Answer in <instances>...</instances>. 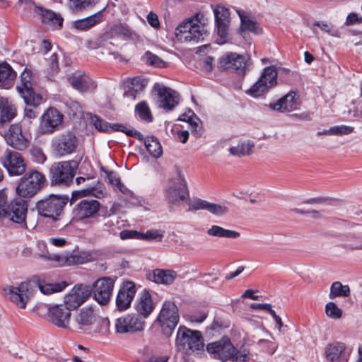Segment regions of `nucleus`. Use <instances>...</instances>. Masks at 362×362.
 Listing matches in <instances>:
<instances>
[{
  "label": "nucleus",
  "instance_id": "obj_1",
  "mask_svg": "<svg viewBox=\"0 0 362 362\" xmlns=\"http://www.w3.org/2000/svg\"><path fill=\"white\" fill-rule=\"evenodd\" d=\"M37 286L45 295L61 292L66 286V281L47 283L44 280L37 279L21 283L18 286H9L5 289L6 294L11 302L20 308H25L28 302L34 293V287Z\"/></svg>",
  "mask_w": 362,
  "mask_h": 362
},
{
  "label": "nucleus",
  "instance_id": "obj_2",
  "mask_svg": "<svg viewBox=\"0 0 362 362\" xmlns=\"http://www.w3.org/2000/svg\"><path fill=\"white\" fill-rule=\"evenodd\" d=\"M208 353L214 358L245 362L249 360V351L245 349L238 350L228 337L206 345Z\"/></svg>",
  "mask_w": 362,
  "mask_h": 362
},
{
  "label": "nucleus",
  "instance_id": "obj_3",
  "mask_svg": "<svg viewBox=\"0 0 362 362\" xmlns=\"http://www.w3.org/2000/svg\"><path fill=\"white\" fill-rule=\"evenodd\" d=\"M204 346L201 332L192 330L184 326L178 328L175 346L179 351L185 354H199L203 350Z\"/></svg>",
  "mask_w": 362,
  "mask_h": 362
},
{
  "label": "nucleus",
  "instance_id": "obj_4",
  "mask_svg": "<svg viewBox=\"0 0 362 362\" xmlns=\"http://www.w3.org/2000/svg\"><path fill=\"white\" fill-rule=\"evenodd\" d=\"M67 202L68 197H66L51 194L38 201L36 204V209L40 216L57 221L64 214V209Z\"/></svg>",
  "mask_w": 362,
  "mask_h": 362
},
{
  "label": "nucleus",
  "instance_id": "obj_5",
  "mask_svg": "<svg viewBox=\"0 0 362 362\" xmlns=\"http://www.w3.org/2000/svg\"><path fill=\"white\" fill-rule=\"evenodd\" d=\"M78 168L74 160L54 163L50 168V180L52 185L67 187L72 183Z\"/></svg>",
  "mask_w": 362,
  "mask_h": 362
},
{
  "label": "nucleus",
  "instance_id": "obj_6",
  "mask_svg": "<svg viewBox=\"0 0 362 362\" xmlns=\"http://www.w3.org/2000/svg\"><path fill=\"white\" fill-rule=\"evenodd\" d=\"M45 181L42 173L36 170H30L20 180L16 187V193L21 197H32L40 191Z\"/></svg>",
  "mask_w": 362,
  "mask_h": 362
},
{
  "label": "nucleus",
  "instance_id": "obj_7",
  "mask_svg": "<svg viewBox=\"0 0 362 362\" xmlns=\"http://www.w3.org/2000/svg\"><path fill=\"white\" fill-rule=\"evenodd\" d=\"M175 35L182 42H199L204 40L206 31L197 20L187 19L178 25Z\"/></svg>",
  "mask_w": 362,
  "mask_h": 362
},
{
  "label": "nucleus",
  "instance_id": "obj_8",
  "mask_svg": "<svg viewBox=\"0 0 362 362\" xmlns=\"http://www.w3.org/2000/svg\"><path fill=\"white\" fill-rule=\"evenodd\" d=\"M16 89L26 105L37 106L42 101L41 95L34 90V80L31 71L25 69L20 76V83Z\"/></svg>",
  "mask_w": 362,
  "mask_h": 362
},
{
  "label": "nucleus",
  "instance_id": "obj_9",
  "mask_svg": "<svg viewBox=\"0 0 362 362\" xmlns=\"http://www.w3.org/2000/svg\"><path fill=\"white\" fill-rule=\"evenodd\" d=\"M277 75L278 73L275 66L265 67L259 79L247 90V93L254 98L264 95L276 85Z\"/></svg>",
  "mask_w": 362,
  "mask_h": 362
},
{
  "label": "nucleus",
  "instance_id": "obj_10",
  "mask_svg": "<svg viewBox=\"0 0 362 362\" xmlns=\"http://www.w3.org/2000/svg\"><path fill=\"white\" fill-rule=\"evenodd\" d=\"M165 192L168 202L172 204L186 201L189 198L187 182L180 170L177 171L175 176L169 180Z\"/></svg>",
  "mask_w": 362,
  "mask_h": 362
},
{
  "label": "nucleus",
  "instance_id": "obj_11",
  "mask_svg": "<svg viewBox=\"0 0 362 362\" xmlns=\"http://www.w3.org/2000/svg\"><path fill=\"white\" fill-rule=\"evenodd\" d=\"M180 320L178 308L172 301H165L158 317L163 333L169 337L172 334Z\"/></svg>",
  "mask_w": 362,
  "mask_h": 362
},
{
  "label": "nucleus",
  "instance_id": "obj_12",
  "mask_svg": "<svg viewBox=\"0 0 362 362\" xmlns=\"http://www.w3.org/2000/svg\"><path fill=\"white\" fill-rule=\"evenodd\" d=\"M116 277L104 276L96 280L91 289V293L94 300L101 305H105L109 303Z\"/></svg>",
  "mask_w": 362,
  "mask_h": 362
},
{
  "label": "nucleus",
  "instance_id": "obj_13",
  "mask_svg": "<svg viewBox=\"0 0 362 362\" xmlns=\"http://www.w3.org/2000/svg\"><path fill=\"white\" fill-rule=\"evenodd\" d=\"M78 146V139L74 134L66 132L56 136L52 141V147L56 155L64 156L74 153Z\"/></svg>",
  "mask_w": 362,
  "mask_h": 362
},
{
  "label": "nucleus",
  "instance_id": "obj_14",
  "mask_svg": "<svg viewBox=\"0 0 362 362\" xmlns=\"http://www.w3.org/2000/svg\"><path fill=\"white\" fill-rule=\"evenodd\" d=\"M1 162L11 176L21 175L26 169V165L21 154L10 149L4 151L1 158Z\"/></svg>",
  "mask_w": 362,
  "mask_h": 362
},
{
  "label": "nucleus",
  "instance_id": "obj_15",
  "mask_svg": "<svg viewBox=\"0 0 362 362\" xmlns=\"http://www.w3.org/2000/svg\"><path fill=\"white\" fill-rule=\"evenodd\" d=\"M5 215L3 217L26 228V216L28 212V204L21 198H16L6 206Z\"/></svg>",
  "mask_w": 362,
  "mask_h": 362
},
{
  "label": "nucleus",
  "instance_id": "obj_16",
  "mask_svg": "<svg viewBox=\"0 0 362 362\" xmlns=\"http://www.w3.org/2000/svg\"><path fill=\"white\" fill-rule=\"evenodd\" d=\"M63 115L56 108H48L42 115L39 125V132L50 134L55 132L62 123Z\"/></svg>",
  "mask_w": 362,
  "mask_h": 362
},
{
  "label": "nucleus",
  "instance_id": "obj_17",
  "mask_svg": "<svg viewBox=\"0 0 362 362\" xmlns=\"http://www.w3.org/2000/svg\"><path fill=\"white\" fill-rule=\"evenodd\" d=\"M218 69L221 71L231 70L243 75L246 71L245 58L237 53H227L219 58Z\"/></svg>",
  "mask_w": 362,
  "mask_h": 362
},
{
  "label": "nucleus",
  "instance_id": "obj_18",
  "mask_svg": "<svg viewBox=\"0 0 362 362\" xmlns=\"http://www.w3.org/2000/svg\"><path fill=\"white\" fill-rule=\"evenodd\" d=\"M90 287L85 284H78L64 296V303L70 310L76 309L90 296Z\"/></svg>",
  "mask_w": 362,
  "mask_h": 362
},
{
  "label": "nucleus",
  "instance_id": "obj_19",
  "mask_svg": "<svg viewBox=\"0 0 362 362\" xmlns=\"http://www.w3.org/2000/svg\"><path fill=\"white\" fill-rule=\"evenodd\" d=\"M154 90L157 92L158 107L169 111L178 105L179 95L175 90L160 84H156Z\"/></svg>",
  "mask_w": 362,
  "mask_h": 362
},
{
  "label": "nucleus",
  "instance_id": "obj_20",
  "mask_svg": "<svg viewBox=\"0 0 362 362\" xmlns=\"http://www.w3.org/2000/svg\"><path fill=\"white\" fill-rule=\"evenodd\" d=\"M136 294L135 284L132 281H126L118 291L116 298V305L119 310L123 311L129 308Z\"/></svg>",
  "mask_w": 362,
  "mask_h": 362
},
{
  "label": "nucleus",
  "instance_id": "obj_21",
  "mask_svg": "<svg viewBox=\"0 0 362 362\" xmlns=\"http://www.w3.org/2000/svg\"><path fill=\"white\" fill-rule=\"evenodd\" d=\"M115 327L117 333L125 334L143 329L144 323L137 317L127 315L117 319Z\"/></svg>",
  "mask_w": 362,
  "mask_h": 362
},
{
  "label": "nucleus",
  "instance_id": "obj_22",
  "mask_svg": "<svg viewBox=\"0 0 362 362\" xmlns=\"http://www.w3.org/2000/svg\"><path fill=\"white\" fill-rule=\"evenodd\" d=\"M50 321L57 327L67 328L71 317V310L65 305H57L49 308Z\"/></svg>",
  "mask_w": 362,
  "mask_h": 362
},
{
  "label": "nucleus",
  "instance_id": "obj_23",
  "mask_svg": "<svg viewBox=\"0 0 362 362\" xmlns=\"http://www.w3.org/2000/svg\"><path fill=\"white\" fill-rule=\"evenodd\" d=\"M206 210L218 216L226 214L229 209L225 205L211 203L201 199H194L189 203V211Z\"/></svg>",
  "mask_w": 362,
  "mask_h": 362
},
{
  "label": "nucleus",
  "instance_id": "obj_24",
  "mask_svg": "<svg viewBox=\"0 0 362 362\" xmlns=\"http://www.w3.org/2000/svg\"><path fill=\"white\" fill-rule=\"evenodd\" d=\"M100 203L95 199H83L74 208V214L78 220L92 218L100 209Z\"/></svg>",
  "mask_w": 362,
  "mask_h": 362
},
{
  "label": "nucleus",
  "instance_id": "obj_25",
  "mask_svg": "<svg viewBox=\"0 0 362 362\" xmlns=\"http://www.w3.org/2000/svg\"><path fill=\"white\" fill-rule=\"evenodd\" d=\"M5 139L7 144L16 149L22 151L28 146V141L22 134L21 127L18 124L10 126Z\"/></svg>",
  "mask_w": 362,
  "mask_h": 362
},
{
  "label": "nucleus",
  "instance_id": "obj_26",
  "mask_svg": "<svg viewBox=\"0 0 362 362\" xmlns=\"http://www.w3.org/2000/svg\"><path fill=\"white\" fill-rule=\"evenodd\" d=\"M177 277V274L172 269H155L148 275V279L158 284L172 285Z\"/></svg>",
  "mask_w": 362,
  "mask_h": 362
},
{
  "label": "nucleus",
  "instance_id": "obj_27",
  "mask_svg": "<svg viewBox=\"0 0 362 362\" xmlns=\"http://www.w3.org/2000/svg\"><path fill=\"white\" fill-rule=\"evenodd\" d=\"M346 346L342 342L334 341L329 344L325 349V355L328 362H345Z\"/></svg>",
  "mask_w": 362,
  "mask_h": 362
},
{
  "label": "nucleus",
  "instance_id": "obj_28",
  "mask_svg": "<svg viewBox=\"0 0 362 362\" xmlns=\"http://www.w3.org/2000/svg\"><path fill=\"white\" fill-rule=\"evenodd\" d=\"M34 11L40 16L44 23L52 26L54 29H59L62 27L64 19L60 14L41 6H35Z\"/></svg>",
  "mask_w": 362,
  "mask_h": 362
},
{
  "label": "nucleus",
  "instance_id": "obj_29",
  "mask_svg": "<svg viewBox=\"0 0 362 362\" xmlns=\"http://www.w3.org/2000/svg\"><path fill=\"white\" fill-rule=\"evenodd\" d=\"M295 92H289L276 103L270 104V107L274 110L280 112H291L298 109L299 104L296 98Z\"/></svg>",
  "mask_w": 362,
  "mask_h": 362
},
{
  "label": "nucleus",
  "instance_id": "obj_30",
  "mask_svg": "<svg viewBox=\"0 0 362 362\" xmlns=\"http://www.w3.org/2000/svg\"><path fill=\"white\" fill-rule=\"evenodd\" d=\"M47 259L54 261L56 265L59 267L81 264L86 262V258L83 255L74 254L49 255Z\"/></svg>",
  "mask_w": 362,
  "mask_h": 362
},
{
  "label": "nucleus",
  "instance_id": "obj_31",
  "mask_svg": "<svg viewBox=\"0 0 362 362\" xmlns=\"http://www.w3.org/2000/svg\"><path fill=\"white\" fill-rule=\"evenodd\" d=\"M66 78L74 88L81 93L88 91L93 86V82L86 74H68Z\"/></svg>",
  "mask_w": 362,
  "mask_h": 362
},
{
  "label": "nucleus",
  "instance_id": "obj_32",
  "mask_svg": "<svg viewBox=\"0 0 362 362\" xmlns=\"http://www.w3.org/2000/svg\"><path fill=\"white\" fill-rule=\"evenodd\" d=\"M16 109L6 98H0V127L8 124L16 116Z\"/></svg>",
  "mask_w": 362,
  "mask_h": 362
},
{
  "label": "nucleus",
  "instance_id": "obj_33",
  "mask_svg": "<svg viewBox=\"0 0 362 362\" xmlns=\"http://www.w3.org/2000/svg\"><path fill=\"white\" fill-rule=\"evenodd\" d=\"M135 308L137 313L144 317H147L153 312L154 305L148 291L144 290L141 293Z\"/></svg>",
  "mask_w": 362,
  "mask_h": 362
},
{
  "label": "nucleus",
  "instance_id": "obj_34",
  "mask_svg": "<svg viewBox=\"0 0 362 362\" xmlns=\"http://www.w3.org/2000/svg\"><path fill=\"white\" fill-rule=\"evenodd\" d=\"M74 320L80 329H86V327L91 325L95 321L94 311L92 308H83L76 313Z\"/></svg>",
  "mask_w": 362,
  "mask_h": 362
},
{
  "label": "nucleus",
  "instance_id": "obj_35",
  "mask_svg": "<svg viewBox=\"0 0 362 362\" xmlns=\"http://www.w3.org/2000/svg\"><path fill=\"white\" fill-rule=\"evenodd\" d=\"M105 9V8L88 17L75 21L74 22V28L82 31L91 28L102 21L103 12Z\"/></svg>",
  "mask_w": 362,
  "mask_h": 362
},
{
  "label": "nucleus",
  "instance_id": "obj_36",
  "mask_svg": "<svg viewBox=\"0 0 362 362\" xmlns=\"http://www.w3.org/2000/svg\"><path fill=\"white\" fill-rule=\"evenodd\" d=\"M100 0H66L65 7L73 13L83 11L88 8L94 6Z\"/></svg>",
  "mask_w": 362,
  "mask_h": 362
},
{
  "label": "nucleus",
  "instance_id": "obj_37",
  "mask_svg": "<svg viewBox=\"0 0 362 362\" xmlns=\"http://www.w3.org/2000/svg\"><path fill=\"white\" fill-rule=\"evenodd\" d=\"M16 77V72L8 64H0V86L9 88Z\"/></svg>",
  "mask_w": 362,
  "mask_h": 362
},
{
  "label": "nucleus",
  "instance_id": "obj_38",
  "mask_svg": "<svg viewBox=\"0 0 362 362\" xmlns=\"http://www.w3.org/2000/svg\"><path fill=\"white\" fill-rule=\"evenodd\" d=\"M208 235L216 238L235 239L240 237L239 232L223 228L217 225L211 226L206 231Z\"/></svg>",
  "mask_w": 362,
  "mask_h": 362
},
{
  "label": "nucleus",
  "instance_id": "obj_39",
  "mask_svg": "<svg viewBox=\"0 0 362 362\" xmlns=\"http://www.w3.org/2000/svg\"><path fill=\"white\" fill-rule=\"evenodd\" d=\"M180 119L187 122L191 129V132L196 136L199 137L202 135V126L199 123V118L195 115L194 112L189 110L187 113L182 114Z\"/></svg>",
  "mask_w": 362,
  "mask_h": 362
},
{
  "label": "nucleus",
  "instance_id": "obj_40",
  "mask_svg": "<svg viewBox=\"0 0 362 362\" xmlns=\"http://www.w3.org/2000/svg\"><path fill=\"white\" fill-rule=\"evenodd\" d=\"M238 13L240 18L242 31H250L256 34L261 33L257 23L252 18L241 11H238Z\"/></svg>",
  "mask_w": 362,
  "mask_h": 362
},
{
  "label": "nucleus",
  "instance_id": "obj_41",
  "mask_svg": "<svg viewBox=\"0 0 362 362\" xmlns=\"http://www.w3.org/2000/svg\"><path fill=\"white\" fill-rule=\"evenodd\" d=\"M98 186L96 187L95 185H86V187L76 191L73 193L74 197H83L86 196H93L97 198H100L104 194V190L102 185L97 183Z\"/></svg>",
  "mask_w": 362,
  "mask_h": 362
},
{
  "label": "nucleus",
  "instance_id": "obj_42",
  "mask_svg": "<svg viewBox=\"0 0 362 362\" xmlns=\"http://www.w3.org/2000/svg\"><path fill=\"white\" fill-rule=\"evenodd\" d=\"M255 144L251 141L238 143L229 148L230 153L233 156L242 157L252 153Z\"/></svg>",
  "mask_w": 362,
  "mask_h": 362
},
{
  "label": "nucleus",
  "instance_id": "obj_43",
  "mask_svg": "<svg viewBox=\"0 0 362 362\" xmlns=\"http://www.w3.org/2000/svg\"><path fill=\"white\" fill-rule=\"evenodd\" d=\"M350 295V288L343 285L340 281H334L330 287L329 297L334 299L337 297H348Z\"/></svg>",
  "mask_w": 362,
  "mask_h": 362
},
{
  "label": "nucleus",
  "instance_id": "obj_44",
  "mask_svg": "<svg viewBox=\"0 0 362 362\" xmlns=\"http://www.w3.org/2000/svg\"><path fill=\"white\" fill-rule=\"evenodd\" d=\"M145 146L148 152L154 158H159L163 153L162 146L159 141L155 137H148L145 141Z\"/></svg>",
  "mask_w": 362,
  "mask_h": 362
},
{
  "label": "nucleus",
  "instance_id": "obj_45",
  "mask_svg": "<svg viewBox=\"0 0 362 362\" xmlns=\"http://www.w3.org/2000/svg\"><path fill=\"white\" fill-rule=\"evenodd\" d=\"M122 132L126 134L127 136H133L137 139L143 140L144 136L141 133L136 131L134 129H129L126 126L119 123H115L111 124L110 127V132Z\"/></svg>",
  "mask_w": 362,
  "mask_h": 362
},
{
  "label": "nucleus",
  "instance_id": "obj_46",
  "mask_svg": "<svg viewBox=\"0 0 362 362\" xmlns=\"http://www.w3.org/2000/svg\"><path fill=\"white\" fill-rule=\"evenodd\" d=\"M97 233L100 236H106L110 234V230L114 228V222L107 217H103L102 219L97 220Z\"/></svg>",
  "mask_w": 362,
  "mask_h": 362
},
{
  "label": "nucleus",
  "instance_id": "obj_47",
  "mask_svg": "<svg viewBox=\"0 0 362 362\" xmlns=\"http://www.w3.org/2000/svg\"><path fill=\"white\" fill-rule=\"evenodd\" d=\"M315 27H318L320 30L332 36L338 37V31L334 28V25L331 23H327L325 21H316L313 23L311 29L315 34H317V30Z\"/></svg>",
  "mask_w": 362,
  "mask_h": 362
},
{
  "label": "nucleus",
  "instance_id": "obj_48",
  "mask_svg": "<svg viewBox=\"0 0 362 362\" xmlns=\"http://www.w3.org/2000/svg\"><path fill=\"white\" fill-rule=\"evenodd\" d=\"M143 60L146 64L157 68H164L167 66V63L164 60L149 51L144 54Z\"/></svg>",
  "mask_w": 362,
  "mask_h": 362
},
{
  "label": "nucleus",
  "instance_id": "obj_49",
  "mask_svg": "<svg viewBox=\"0 0 362 362\" xmlns=\"http://www.w3.org/2000/svg\"><path fill=\"white\" fill-rule=\"evenodd\" d=\"M135 110L137 112L139 117L147 122H151L153 120V116L151 115L150 108L148 104L143 101L138 103L136 105Z\"/></svg>",
  "mask_w": 362,
  "mask_h": 362
},
{
  "label": "nucleus",
  "instance_id": "obj_50",
  "mask_svg": "<svg viewBox=\"0 0 362 362\" xmlns=\"http://www.w3.org/2000/svg\"><path fill=\"white\" fill-rule=\"evenodd\" d=\"M216 23H230V13L224 6H217L214 9Z\"/></svg>",
  "mask_w": 362,
  "mask_h": 362
},
{
  "label": "nucleus",
  "instance_id": "obj_51",
  "mask_svg": "<svg viewBox=\"0 0 362 362\" xmlns=\"http://www.w3.org/2000/svg\"><path fill=\"white\" fill-rule=\"evenodd\" d=\"M111 33L114 36L131 38L133 33L126 25L118 24L111 28Z\"/></svg>",
  "mask_w": 362,
  "mask_h": 362
},
{
  "label": "nucleus",
  "instance_id": "obj_52",
  "mask_svg": "<svg viewBox=\"0 0 362 362\" xmlns=\"http://www.w3.org/2000/svg\"><path fill=\"white\" fill-rule=\"evenodd\" d=\"M354 130V127L351 126L338 125L330 127L327 132L329 135L341 136L350 134Z\"/></svg>",
  "mask_w": 362,
  "mask_h": 362
},
{
  "label": "nucleus",
  "instance_id": "obj_53",
  "mask_svg": "<svg viewBox=\"0 0 362 362\" xmlns=\"http://www.w3.org/2000/svg\"><path fill=\"white\" fill-rule=\"evenodd\" d=\"M163 232L160 230H150L146 233H141V240H156L160 242L163 238Z\"/></svg>",
  "mask_w": 362,
  "mask_h": 362
},
{
  "label": "nucleus",
  "instance_id": "obj_54",
  "mask_svg": "<svg viewBox=\"0 0 362 362\" xmlns=\"http://www.w3.org/2000/svg\"><path fill=\"white\" fill-rule=\"evenodd\" d=\"M325 313L327 315L333 319H339L342 315V311L333 302H329L325 305Z\"/></svg>",
  "mask_w": 362,
  "mask_h": 362
},
{
  "label": "nucleus",
  "instance_id": "obj_55",
  "mask_svg": "<svg viewBox=\"0 0 362 362\" xmlns=\"http://www.w3.org/2000/svg\"><path fill=\"white\" fill-rule=\"evenodd\" d=\"M30 153L32 157L33 161L42 164L46 160L47 157L43 153L42 148L39 147H32L30 149Z\"/></svg>",
  "mask_w": 362,
  "mask_h": 362
},
{
  "label": "nucleus",
  "instance_id": "obj_56",
  "mask_svg": "<svg viewBox=\"0 0 362 362\" xmlns=\"http://www.w3.org/2000/svg\"><path fill=\"white\" fill-rule=\"evenodd\" d=\"M91 122L98 131L110 132V124L106 121L102 120L99 117L96 115L91 117Z\"/></svg>",
  "mask_w": 362,
  "mask_h": 362
},
{
  "label": "nucleus",
  "instance_id": "obj_57",
  "mask_svg": "<svg viewBox=\"0 0 362 362\" xmlns=\"http://www.w3.org/2000/svg\"><path fill=\"white\" fill-rule=\"evenodd\" d=\"M230 23H216V25L217 28V33L218 36L222 40L221 42H219V44H223L226 40V37L228 36V30Z\"/></svg>",
  "mask_w": 362,
  "mask_h": 362
},
{
  "label": "nucleus",
  "instance_id": "obj_58",
  "mask_svg": "<svg viewBox=\"0 0 362 362\" xmlns=\"http://www.w3.org/2000/svg\"><path fill=\"white\" fill-rule=\"evenodd\" d=\"M141 233L134 230H123L119 233L122 240L138 239L141 240Z\"/></svg>",
  "mask_w": 362,
  "mask_h": 362
},
{
  "label": "nucleus",
  "instance_id": "obj_59",
  "mask_svg": "<svg viewBox=\"0 0 362 362\" xmlns=\"http://www.w3.org/2000/svg\"><path fill=\"white\" fill-rule=\"evenodd\" d=\"M132 87L131 88L135 91H141L144 89V88L146 85V81L144 79H141V78L136 77L132 79L131 81Z\"/></svg>",
  "mask_w": 362,
  "mask_h": 362
},
{
  "label": "nucleus",
  "instance_id": "obj_60",
  "mask_svg": "<svg viewBox=\"0 0 362 362\" xmlns=\"http://www.w3.org/2000/svg\"><path fill=\"white\" fill-rule=\"evenodd\" d=\"M169 356L168 355L152 354L146 356L144 362H168Z\"/></svg>",
  "mask_w": 362,
  "mask_h": 362
},
{
  "label": "nucleus",
  "instance_id": "obj_61",
  "mask_svg": "<svg viewBox=\"0 0 362 362\" xmlns=\"http://www.w3.org/2000/svg\"><path fill=\"white\" fill-rule=\"evenodd\" d=\"M8 204H7V194L5 191H0V218L3 217L5 215V211L6 210V206Z\"/></svg>",
  "mask_w": 362,
  "mask_h": 362
},
{
  "label": "nucleus",
  "instance_id": "obj_62",
  "mask_svg": "<svg viewBox=\"0 0 362 362\" xmlns=\"http://www.w3.org/2000/svg\"><path fill=\"white\" fill-rule=\"evenodd\" d=\"M49 66L50 73L54 74L58 71V57L57 54H53L49 60Z\"/></svg>",
  "mask_w": 362,
  "mask_h": 362
},
{
  "label": "nucleus",
  "instance_id": "obj_63",
  "mask_svg": "<svg viewBox=\"0 0 362 362\" xmlns=\"http://www.w3.org/2000/svg\"><path fill=\"white\" fill-rule=\"evenodd\" d=\"M105 174L107 175V179L110 184L117 187L121 182L119 177L115 173L112 171H105Z\"/></svg>",
  "mask_w": 362,
  "mask_h": 362
},
{
  "label": "nucleus",
  "instance_id": "obj_64",
  "mask_svg": "<svg viewBox=\"0 0 362 362\" xmlns=\"http://www.w3.org/2000/svg\"><path fill=\"white\" fill-rule=\"evenodd\" d=\"M362 22V18L358 17V16L355 13H351L348 15L345 24L346 25L358 24Z\"/></svg>",
  "mask_w": 362,
  "mask_h": 362
}]
</instances>
